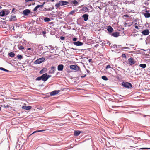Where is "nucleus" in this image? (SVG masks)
Returning a JSON list of instances; mask_svg holds the SVG:
<instances>
[{
	"instance_id": "e433bc0d",
	"label": "nucleus",
	"mask_w": 150,
	"mask_h": 150,
	"mask_svg": "<svg viewBox=\"0 0 150 150\" xmlns=\"http://www.w3.org/2000/svg\"><path fill=\"white\" fill-rule=\"evenodd\" d=\"M111 67L110 65H108L106 67V69L111 68Z\"/></svg>"
},
{
	"instance_id": "5701e85b",
	"label": "nucleus",
	"mask_w": 150,
	"mask_h": 150,
	"mask_svg": "<svg viewBox=\"0 0 150 150\" xmlns=\"http://www.w3.org/2000/svg\"><path fill=\"white\" fill-rule=\"evenodd\" d=\"M11 57H13L15 56V54L13 52H11L8 54Z\"/></svg>"
},
{
	"instance_id": "a211bd4d",
	"label": "nucleus",
	"mask_w": 150,
	"mask_h": 150,
	"mask_svg": "<svg viewBox=\"0 0 150 150\" xmlns=\"http://www.w3.org/2000/svg\"><path fill=\"white\" fill-rule=\"evenodd\" d=\"M5 14V11L2 10L0 12V16H4Z\"/></svg>"
},
{
	"instance_id": "cd10ccee",
	"label": "nucleus",
	"mask_w": 150,
	"mask_h": 150,
	"mask_svg": "<svg viewBox=\"0 0 150 150\" xmlns=\"http://www.w3.org/2000/svg\"><path fill=\"white\" fill-rule=\"evenodd\" d=\"M17 57L18 58V59H21L23 58L22 56L21 55H18Z\"/></svg>"
},
{
	"instance_id": "58836bf2",
	"label": "nucleus",
	"mask_w": 150,
	"mask_h": 150,
	"mask_svg": "<svg viewBox=\"0 0 150 150\" xmlns=\"http://www.w3.org/2000/svg\"><path fill=\"white\" fill-rule=\"evenodd\" d=\"M4 107H5V108H6V107L9 108V106L8 105H4Z\"/></svg>"
},
{
	"instance_id": "c03bdc74",
	"label": "nucleus",
	"mask_w": 150,
	"mask_h": 150,
	"mask_svg": "<svg viewBox=\"0 0 150 150\" xmlns=\"http://www.w3.org/2000/svg\"><path fill=\"white\" fill-rule=\"evenodd\" d=\"M9 13V11H6V13H5V14H6V15H7Z\"/></svg>"
},
{
	"instance_id": "20e7f679",
	"label": "nucleus",
	"mask_w": 150,
	"mask_h": 150,
	"mask_svg": "<svg viewBox=\"0 0 150 150\" xmlns=\"http://www.w3.org/2000/svg\"><path fill=\"white\" fill-rule=\"evenodd\" d=\"M45 60V58L42 57L38 59L35 62V63L37 64H39L42 63Z\"/></svg>"
},
{
	"instance_id": "7c9ffc66",
	"label": "nucleus",
	"mask_w": 150,
	"mask_h": 150,
	"mask_svg": "<svg viewBox=\"0 0 150 150\" xmlns=\"http://www.w3.org/2000/svg\"><path fill=\"white\" fill-rule=\"evenodd\" d=\"M72 3L73 4H76L78 3V2L76 0H74L72 2Z\"/></svg>"
},
{
	"instance_id": "37998d69",
	"label": "nucleus",
	"mask_w": 150,
	"mask_h": 150,
	"mask_svg": "<svg viewBox=\"0 0 150 150\" xmlns=\"http://www.w3.org/2000/svg\"><path fill=\"white\" fill-rule=\"evenodd\" d=\"M135 28H136L137 29H139V28L138 26H137V25H135Z\"/></svg>"
},
{
	"instance_id": "7ed1b4c3",
	"label": "nucleus",
	"mask_w": 150,
	"mask_h": 150,
	"mask_svg": "<svg viewBox=\"0 0 150 150\" xmlns=\"http://www.w3.org/2000/svg\"><path fill=\"white\" fill-rule=\"evenodd\" d=\"M70 68L71 69L76 71H78L80 69L79 67L76 65H70Z\"/></svg>"
},
{
	"instance_id": "f257e3e1",
	"label": "nucleus",
	"mask_w": 150,
	"mask_h": 150,
	"mask_svg": "<svg viewBox=\"0 0 150 150\" xmlns=\"http://www.w3.org/2000/svg\"><path fill=\"white\" fill-rule=\"evenodd\" d=\"M122 85L123 86L127 88H129L132 87V84L128 82H123L122 83Z\"/></svg>"
},
{
	"instance_id": "412c9836",
	"label": "nucleus",
	"mask_w": 150,
	"mask_h": 150,
	"mask_svg": "<svg viewBox=\"0 0 150 150\" xmlns=\"http://www.w3.org/2000/svg\"><path fill=\"white\" fill-rule=\"evenodd\" d=\"M38 48L40 50H42L43 48V47L42 46V45H39L38 47Z\"/></svg>"
},
{
	"instance_id": "ddd939ff",
	"label": "nucleus",
	"mask_w": 150,
	"mask_h": 150,
	"mask_svg": "<svg viewBox=\"0 0 150 150\" xmlns=\"http://www.w3.org/2000/svg\"><path fill=\"white\" fill-rule=\"evenodd\" d=\"M64 66L62 64L59 65L58 66L57 69L58 71H62L63 70Z\"/></svg>"
},
{
	"instance_id": "bb28decb",
	"label": "nucleus",
	"mask_w": 150,
	"mask_h": 150,
	"mask_svg": "<svg viewBox=\"0 0 150 150\" xmlns=\"http://www.w3.org/2000/svg\"><path fill=\"white\" fill-rule=\"evenodd\" d=\"M47 52H44L43 53V55H44V56H45V55H46V53ZM47 56H45V57L47 58H50V57H51V56L50 55H48L47 54Z\"/></svg>"
},
{
	"instance_id": "423d86ee",
	"label": "nucleus",
	"mask_w": 150,
	"mask_h": 150,
	"mask_svg": "<svg viewBox=\"0 0 150 150\" xmlns=\"http://www.w3.org/2000/svg\"><path fill=\"white\" fill-rule=\"evenodd\" d=\"M60 91V90L54 91L50 93V95L51 96L55 95L56 94H58Z\"/></svg>"
},
{
	"instance_id": "ea45409f",
	"label": "nucleus",
	"mask_w": 150,
	"mask_h": 150,
	"mask_svg": "<svg viewBox=\"0 0 150 150\" xmlns=\"http://www.w3.org/2000/svg\"><path fill=\"white\" fill-rule=\"evenodd\" d=\"M140 149H150V148H140Z\"/></svg>"
},
{
	"instance_id": "a18cd8bd",
	"label": "nucleus",
	"mask_w": 150,
	"mask_h": 150,
	"mask_svg": "<svg viewBox=\"0 0 150 150\" xmlns=\"http://www.w3.org/2000/svg\"><path fill=\"white\" fill-rule=\"evenodd\" d=\"M122 56L123 57H126V55L125 54H122Z\"/></svg>"
},
{
	"instance_id": "393cba45",
	"label": "nucleus",
	"mask_w": 150,
	"mask_h": 150,
	"mask_svg": "<svg viewBox=\"0 0 150 150\" xmlns=\"http://www.w3.org/2000/svg\"><path fill=\"white\" fill-rule=\"evenodd\" d=\"M45 22H48L50 21V19L48 17L45 18L44 19Z\"/></svg>"
},
{
	"instance_id": "6ab92c4d",
	"label": "nucleus",
	"mask_w": 150,
	"mask_h": 150,
	"mask_svg": "<svg viewBox=\"0 0 150 150\" xmlns=\"http://www.w3.org/2000/svg\"><path fill=\"white\" fill-rule=\"evenodd\" d=\"M139 67L143 68H145L146 67V65L144 64H140L139 65Z\"/></svg>"
},
{
	"instance_id": "f03ea898",
	"label": "nucleus",
	"mask_w": 150,
	"mask_h": 150,
	"mask_svg": "<svg viewBox=\"0 0 150 150\" xmlns=\"http://www.w3.org/2000/svg\"><path fill=\"white\" fill-rule=\"evenodd\" d=\"M42 80L44 81H47L49 78L51 77V75H47V73L43 74L42 76Z\"/></svg>"
},
{
	"instance_id": "f3484780",
	"label": "nucleus",
	"mask_w": 150,
	"mask_h": 150,
	"mask_svg": "<svg viewBox=\"0 0 150 150\" xmlns=\"http://www.w3.org/2000/svg\"><path fill=\"white\" fill-rule=\"evenodd\" d=\"M112 35L115 37H117L119 35V33L117 32H114L112 33Z\"/></svg>"
},
{
	"instance_id": "1a4fd4ad",
	"label": "nucleus",
	"mask_w": 150,
	"mask_h": 150,
	"mask_svg": "<svg viewBox=\"0 0 150 150\" xmlns=\"http://www.w3.org/2000/svg\"><path fill=\"white\" fill-rule=\"evenodd\" d=\"M45 3V2H44L41 5H38L36 7H35V8L34 9L33 11H36L37 10V9L39 7H41L42 8L44 6V4Z\"/></svg>"
},
{
	"instance_id": "79ce46f5",
	"label": "nucleus",
	"mask_w": 150,
	"mask_h": 150,
	"mask_svg": "<svg viewBox=\"0 0 150 150\" xmlns=\"http://www.w3.org/2000/svg\"><path fill=\"white\" fill-rule=\"evenodd\" d=\"M124 16L125 17H129V15H124Z\"/></svg>"
},
{
	"instance_id": "c85d7f7f",
	"label": "nucleus",
	"mask_w": 150,
	"mask_h": 150,
	"mask_svg": "<svg viewBox=\"0 0 150 150\" xmlns=\"http://www.w3.org/2000/svg\"><path fill=\"white\" fill-rule=\"evenodd\" d=\"M0 69L1 70H3L4 71H6V72H8L9 71L8 70H6V69H4L3 68H2V67H1L0 68Z\"/></svg>"
},
{
	"instance_id": "dca6fc26",
	"label": "nucleus",
	"mask_w": 150,
	"mask_h": 150,
	"mask_svg": "<svg viewBox=\"0 0 150 150\" xmlns=\"http://www.w3.org/2000/svg\"><path fill=\"white\" fill-rule=\"evenodd\" d=\"M81 132L79 131H75L74 132V135L75 136H77L79 135Z\"/></svg>"
},
{
	"instance_id": "72a5a7b5",
	"label": "nucleus",
	"mask_w": 150,
	"mask_h": 150,
	"mask_svg": "<svg viewBox=\"0 0 150 150\" xmlns=\"http://www.w3.org/2000/svg\"><path fill=\"white\" fill-rule=\"evenodd\" d=\"M16 17V16H11V21L13 20V18H15Z\"/></svg>"
},
{
	"instance_id": "3c124183",
	"label": "nucleus",
	"mask_w": 150,
	"mask_h": 150,
	"mask_svg": "<svg viewBox=\"0 0 150 150\" xmlns=\"http://www.w3.org/2000/svg\"><path fill=\"white\" fill-rule=\"evenodd\" d=\"M1 107H0V111L1 110Z\"/></svg>"
},
{
	"instance_id": "2eb2a0df",
	"label": "nucleus",
	"mask_w": 150,
	"mask_h": 150,
	"mask_svg": "<svg viewBox=\"0 0 150 150\" xmlns=\"http://www.w3.org/2000/svg\"><path fill=\"white\" fill-rule=\"evenodd\" d=\"M74 44L76 46H81L82 45L83 43L80 41H77L75 42H74Z\"/></svg>"
},
{
	"instance_id": "09e8293b",
	"label": "nucleus",
	"mask_w": 150,
	"mask_h": 150,
	"mask_svg": "<svg viewBox=\"0 0 150 150\" xmlns=\"http://www.w3.org/2000/svg\"><path fill=\"white\" fill-rule=\"evenodd\" d=\"M28 50H30L31 49V48H28Z\"/></svg>"
},
{
	"instance_id": "39448f33",
	"label": "nucleus",
	"mask_w": 150,
	"mask_h": 150,
	"mask_svg": "<svg viewBox=\"0 0 150 150\" xmlns=\"http://www.w3.org/2000/svg\"><path fill=\"white\" fill-rule=\"evenodd\" d=\"M136 61L132 58H130L128 59L129 64L132 65L135 63Z\"/></svg>"
},
{
	"instance_id": "9b49d317",
	"label": "nucleus",
	"mask_w": 150,
	"mask_h": 150,
	"mask_svg": "<svg viewBox=\"0 0 150 150\" xmlns=\"http://www.w3.org/2000/svg\"><path fill=\"white\" fill-rule=\"evenodd\" d=\"M82 17L83 18L85 21H86L88 19V14H84L82 16Z\"/></svg>"
},
{
	"instance_id": "f704fd0d",
	"label": "nucleus",
	"mask_w": 150,
	"mask_h": 150,
	"mask_svg": "<svg viewBox=\"0 0 150 150\" xmlns=\"http://www.w3.org/2000/svg\"><path fill=\"white\" fill-rule=\"evenodd\" d=\"M60 39L62 40H64L65 39V37L63 36H61Z\"/></svg>"
},
{
	"instance_id": "864d4df0",
	"label": "nucleus",
	"mask_w": 150,
	"mask_h": 150,
	"mask_svg": "<svg viewBox=\"0 0 150 150\" xmlns=\"http://www.w3.org/2000/svg\"><path fill=\"white\" fill-rule=\"evenodd\" d=\"M1 7L0 6V9H1Z\"/></svg>"
},
{
	"instance_id": "6e6552de",
	"label": "nucleus",
	"mask_w": 150,
	"mask_h": 150,
	"mask_svg": "<svg viewBox=\"0 0 150 150\" xmlns=\"http://www.w3.org/2000/svg\"><path fill=\"white\" fill-rule=\"evenodd\" d=\"M30 12V11L29 9H25L23 11V13L25 15H28Z\"/></svg>"
},
{
	"instance_id": "49530a36",
	"label": "nucleus",
	"mask_w": 150,
	"mask_h": 150,
	"mask_svg": "<svg viewBox=\"0 0 150 150\" xmlns=\"http://www.w3.org/2000/svg\"><path fill=\"white\" fill-rule=\"evenodd\" d=\"M92 61V60L91 59H89L88 61L89 62H90Z\"/></svg>"
},
{
	"instance_id": "c756f323",
	"label": "nucleus",
	"mask_w": 150,
	"mask_h": 150,
	"mask_svg": "<svg viewBox=\"0 0 150 150\" xmlns=\"http://www.w3.org/2000/svg\"><path fill=\"white\" fill-rule=\"evenodd\" d=\"M41 79L42 80V76H41L39 77L36 79V80L39 81V80H41Z\"/></svg>"
},
{
	"instance_id": "4be33fe9",
	"label": "nucleus",
	"mask_w": 150,
	"mask_h": 150,
	"mask_svg": "<svg viewBox=\"0 0 150 150\" xmlns=\"http://www.w3.org/2000/svg\"><path fill=\"white\" fill-rule=\"evenodd\" d=\"M18 49L21 50H22L24 49V47L21 45H19L18 46Z\"/></svg>"
},
{
	"instance_id": "a19ab883",
	"label": "nucleus",
	"mask_w": 150,
	"mask_h": 150,
	"mask_svg": "<svg viewBox=\"0 0 150 150\" xmlns=\"http://www.w3.org/2000/svg\"><path fill=\"white\" fill-rule=\"evenodd\" d=\"M76 40H77V38H73V40L74 41H76Z\"/></svg>"
},
{
	"instance_id": "a878e982",
	"label": "nucleus",
	"mask_w": 150,
	"mask_h": 150,
	"mask_svg": "<svg viewBox=\"0 0 150 150\" xmlns=\"http://www.w3.org/2000/svg\"><path fill=\"white\" fill-rule=\"evenodd\" d=\"M102 79L105 81L108 80L107 77L106 76H102Z\"/></svg>"
},
{
	"instance_id": "2f4dec72",
	"label": "nucleus",
	"mask_w": 150,
	"mask_h": 150,
	"mask_svg": "<svg viewBox=\"0 0 150 150\" xmlns=\"http://www.w3.org/2000/svg\"><path fill=\"white\" fill-rule=\"evenodd\" d=\"M55 6H56L57 7H59V6H61L59 4V3H57Z\"/></svg>"
},
{
	"instance_id": "4c0bfd02",
	"label": "nucleus",
	"mask_w": 150,
	"mask_h": 150,
	"mask_svg": "<svg viewBox=\"0 0 150 150\" xmlns=\"http://www.w3.org/2000/svg\"><path fill=\"white\" fill-rule=\"evenodd\" d=\"M75 12V11H71L70 13H69L70 14H73Z\"/></svg>"
},
{
	"instance_id": "4468645a",
	"label": "nucleus",
	"mask_w": 150,
	"mask_h": 150,
	"mask_svg": "<svg viewBox=\"0 0 150 150\" xmlns=\"http://www.w3.org/2000/svg\"><path fill=\"white\" fill-rule=\"evenodd\" d=\"M107 29L108 31L110 33H111L113 31V28L111 26H108L107 28Z\"/></svg>"
},
{
	"instance_id": "b1692460",
	"label": "nucleus",
	"mask_w": 150,
	"mask_h": 150,
	"mask_svg": "<svg viewBox=\"0 0 150 150\" xmlns=\"http://www.w3.org/2000/svg\"><path fill=\"white\" fill-rule=\"evenodd\" d=\"M45 130H37V131H34V132H33L31 134L30 136L32 134H33L34 133H36V132H43V131H45Z\"/></svg>"
},
{
	"instance_id": "c9c22d12",
	"label": "nucleus",
	"mask_w": 150,
	"mask_h": 150,
	"mask_svg": "<svg viewBox=\"0 0 150 150\" xmlns=\"http://www.w3.org/2000/svg\"><path fill=\"white\" fill-rule=\"evenodd\" d=\"M83 10H84L87 11L88 10V8L86 7H84L83 8Z\"/></svg>"
},
{
	"instance_id": "473e14b6",
	"label": "nucleus",
	"mask_w": 150,
	"mask_h": 150,
	"mask_svg": "<svg viewBox=\"0 0 150 150\" xmlns=\"http://www.w3.org/2000/svg\"><path fill=\"white\" fill-rule=\"evenodd\" d=\"M55 67L53 66H52L51 67V69L53 70V72H54V70L55 69Z\"/></svg>"
},
{
	"instance_id": "0eeeda50",
	"label": "nucleus",
	"mask_w": 150,
	"mask_h": 150,
	"mask_svg": "<svg viewBox=\"0 0 150 150\" xmlns=\"http://www.w3.org/2000/svg\"><path fill=\"white\" fill-rule=\"evenodd\" d=\"M59 2V4L61 6L67 5L69 3V2L66 1H60Z\"/></svg>"
},
{
	"instance_id": "aec40b11",
	"label": "nucleus",
	"mask_w": 150,
	"mask_h": 150,
	"mask_svg": "<svg viewBox=\"0 0 150 150\" xmlns=\"http://www.w3.org/2000/svg\"><path fill=\"white\" fill-rule=\"evenodd\" d=\"M144 15L146 18H149L150 17V13H144Z\"/></svg>"
},
{
	"instance_id": "603ef678",
	"label": "nucleus",
	"mask_w": 150,
	"mask_h": 150,
	"mask_svg": "<svg viewBox=\"0 0 150 150\" xmlns=\"http://www.w3.org/2000/svg\"><path fill=\"white\" fill-rule=\"evenodd\" d=\"M86 76V75H85L84 76H83V77H85Z\"/></svg>"
},
{
	"instance_id": "9d476101",
	"label": "nucleus",
	"mask_w": 150,
	"mask_h": 150,
	"mask_svg": "<svg viewBox=\"0 0 150 150\" xmlns=\"http://www.w3.org/2000/svg\"><path fill=\"white\" fill-rule=\"evenodd\" d=\"M149 30H144L142 32V33L143 35H149Z\"/></svg>"
},
{
	"instance_id": "de8ad7c7",
	"label": "nucleus",
	"mask_w": 150,
	"mask_h": 150,
	"mask_svg": "<svg viewBox=\"0 0 150 150\" xmlns=\"http://www.w3.org/2000/svg\"><path fill=\"white\" fill-rule=\"evenodd\" d=\"M42 70H41L40 72V74H42Z\"/></svg>"
},
{
	"instance_id": "8fccbe9b",
	"label": "nucleus",
	"mask_w": 150,
	"mask_h": 150,
	"mask_svg": "<svg viewBox=\"0 0 150 150\" xmlns=\"http://www.w3.org/2000/svg\"><path fill=\"white\" fill-rule=\"evenodd\" d=\"M51 1H54V0H51Z\"/></svg>"
},
{
	"instance_id": "f8f14e48",
	"label": "nucleus",
	"mask_w": 150,
	"mask_h": 150,
	"mask_svg": "<svg viewBox=\"0 0 150 150\" xmlns=\"http://www.w3.org/2000/svg\"><path fill=\"white\" fill-rule=\"evenodd\" d=\"M22 109H25L26 110H28L31 109L32 108V107L31 106H22Z\"/></svg>"
}]
</instances>
